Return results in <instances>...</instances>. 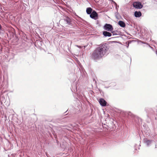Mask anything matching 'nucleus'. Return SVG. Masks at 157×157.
Wrapping results in <instances>:
<instances>
[{"label": "nucleus", "mask_w": 157, "mask_h": 157, "mask_svg": "<svg viewBox=\"0 0 157 157\" xmlns=\"http://www.w3.org/2000/svg\"><path fill=\"white\" fill-rule=\"evenodd\" d=\"M111 32L113 33V35H117V34L116 33H115V32L114 31H113L112 32Z\"/></svg>", "instance_id": "11"}, {"label": "nucleus", "mask_w": 157, "mask_h": 157, "mask_svg": "<svg viewBox=\"0 0 157 157\" xmlns=\"http://www.w3.org/2000/svg\"><path fill=\"white\" fill-rule=\"evenodd\" d=\"M99 102L100 104L103 106H106V102L104 99L103 98H100L99 100Z\"/></svg>", "instance_id": "6"}, {"label": "nucleus", "mask_w": 157, "mask_h": 157, "mask_svg": "<svg viewBox=\"0 0 157 157\" xmlns=\"http://www.w3.org/2000/svg\"><path fill=\"white\" fill-rule=\"evenodd\" d=\"M155 148H156V145H155Z\"/></svg>", "instance_id": "16"}, {"label": "nucleus", "mask_w": 157, "mask_h": 157, "mask_svg": "<svg viewBox=\"0 0 157 157\" xmlns=\"http://www.w3.org/2000/svg\"><path fill=\"white\" fill-rule=\"evenodd\" d=\"M113 2L114 3L115 5H116L117 4L115 2Z\"/></svg>", "instance_id": "14"}, {"label": "nucleus", "mask_w": 157, "mask_h": 157, "mask_svg": "<svg viewBox=\"0 0 157 157\" xmlns=\"http://www.w3.org/2000/svg\"><path fill=\"white\" fill-rule=\"evenodd\" d=\"M90 17L96 20L98 18V14L95 11L93 10L90 15Z\"/></svg>", "instance_id": "4"}, {"label": "nucleus", "mask_w": 157, "mask_h": 157, "mask_svg": "<svg viewBox=\"0 0 157 157\" xmlns=\"http://www.w3.org/2000/svg\"><path fill=\"white\" fill-rule=\"evenodd\" d=\"M156 55H157V51H156Z\"/></svg>", "instance_id": "15"}, {"label": "nucleus", "mask_w": 157, "mask_h": 157, "mask_svg": "<svg viewBox=\"0 0 157 157\" xmlns=\"http://www.w3.org/2000/svg\"><path fill=\"white\" fill-rule=\"evenodd\" d=\"M141 15V13L140 11H135L134 12V16L136 17H140Z\"/></svg>", "instance_id": "8"}, {"label": "nucleus", "mask_w": 157, "mask_h": 157, "mask_svg": "<svg viewBox=\"0 0 157 157\" xmlns=\"http://www.w3.org/2000/svg\"><path fill=\"white\" fill-rule=\"evenodd\" d=\"M104 29L107 31H111L113 30V28L112 25L106 24L104 26Z\"/></svg>", "instance_id": "2"}, {"label": "nucleus", "mask_w": 157, "mask_h": 157, "mask_svg": "<svg viewBox=\"0 0 157 157\" xmlns=\"http://www.w3.org/2000/svg\"><path fill=\"white\" fill-rule=\"evenodd\" d=\"M109 49L108 45L106 43L99 45L92 52L91 58L95 61L101 59L106 55Z\"/></svg>", "instance_id": "1"}, {"label": "nucleus", "mask_w": 157, "mask_h": 157, "mask_svg": "<svg viewBox=\"0 0 157 157\" xmlns=\"http://www.w3.org/2000/svg\"><path fill=\"white\" fill-rule=\"evenodd\" d=\"M66 21L67 22V23H70V20L69 19H67L66 20Z\"/></svg>", "instance_id": "12"}, {"label": "nucleus", "mask_w": 157, "mask_h": 157, "mask_svg": "<svg viewBox=\"0 0 157 157\" xmlns=\"http://www.w3.org/2000/svg\"><path fill=\"white\" fill-rule=\"evenodd\" d=\"M133 5L134 7L138 9H141L143 7V5L140 2H135Z\"/></svg>", "instance_id": "3"}, {"label": "nucleus", "mask_w": 157, "mask_h": 157, "mask_svg": "<svg viewBox=\"0 0 157 157\" xmlns=\"http://www.w3.org/2000/svg\"><path fill=\"white\" fill-rule=\"evenodd\" d=\"M118 24L122 27L124 28L125 26V23L122 21H119L118 22Z\"/></svg>", "instance_id": "9"}, {"label": "nucleus", "mask_w": 157, "mask_h": 157, "mask_svg": "<svg viewBox=\"0 0 157 157\" xmlns=\"http://www.w3.org/2000/svg\"><path fill=\"white\" fill-rule=\"evenodd\" d=\"M103 34L105 37H110L112 36V34L111 33L107 31H105L103 32Z\"/></svg>", "instance_id": "7"}, {"label": "nucleus", "mask_w": 157, "mask_h": 157, "mask_svg": "<svg viewBox=\"0 0 157 157\" xmlns=\"http://www.w3.org/2000/svg\"><path fill=\"white\" fill-rule=\"evenodd\" d=\"M92 9L90 7H88L87 8L86 10V12L87 14H90L92 12Z\"/></svg>", "instance_id": "10"}, {"label": "nucleus", "mask_w": 157, "mask_h": 157, "mask_svg": "<svg viewBox=\"0 0 157 157\" xmlns=\"http://www.w3.org/2000/svg\"><path fill=\"white\" fill-rule=\"evenodd\" d=\"M2 26L0 24V30L1 29Z\"/></svg>", "instance_id": "13"}, {"label": "nucleus", "mask_w": 157, "mask_h": 157, "mask_svg": "<svg viewBox=\"0 0 157 157\" xmlns=\"http://www.w3.org/2000/svg\"><path fill=\"white\" fill-rule=\"evenodd\" d=\"M145 144L147 146H149L153 140H148L147 138H145L143 140Z\"/></svg>", "instance_id": "5"}]
</instances>
